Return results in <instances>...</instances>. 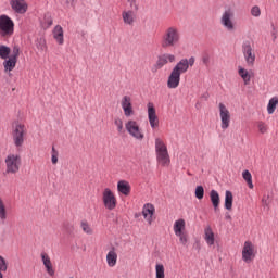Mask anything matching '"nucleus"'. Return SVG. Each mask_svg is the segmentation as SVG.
Listing matches in <instances>:
<instances>
[{
	"label": "nucleus",
	"instance_id": "1",
	"mask_svg": "<svg viewBox=\"0 0 278 278\" xmlns=\"http://www.w3.org/2000/svg\"><path fill=\"white\" fill-rule=\"evenodd\" d=\"M18 58H21L18 45L13 46L12 49L5 45H0V60H4L2 66L5 73H12L16 68Z\"/></svg>",
	"mask_w": 278,
	"mask_h": 278
},
{
	"label": "nucleus",
	"instance_id": "7",
	"mask_svg": "<svg viewBox=\"0 0 278 278\" xmlns=\"http://www.w3.org/2000/svg\"><path fill=\"white\" fill-rule=\"evenodd\" d=\"M241 51L242 55L244 58L245 64L248 66H255V60H256V54H255V49L253 48V42L247 40L243 41L241 46Z\"/></svg>",
	"mask_w": 278,
	"mask_h": 278
},
{
	"label": "nucleus",
	"instance_id": "44",
	"mask_svg": "<svg viewBox=\"0 0 278 278\" xmlns=\"http://www.w3.org/2000/svg\"><path fill=\"white\" fill-rule=\"evenodd\" d=\"M64 229L67 231V233H71V231H73V225H65Z\"/></svg>",
	"mask_w": 278,
	"mask_h": 278
},
{
	"label": "nucleus",
	"instance_id": "48",
	"mask_svg": "<svg viewBox=\"0 0 278 278\" xmlns=\"http://www.w3.org/2000/svg\"><path fill=\"white\" fill-rule=\"evenodd\" d=\"M244 244H249V241H245Z\"/></svg>",
	"mask_w": 278,
	"mask_h": 278
},
{
	"label": "nucleus",
	"instance_id": "3",
	"mask_svg": "<svg viewBox=\"0 0 278 278\" xmlns=\"http://www.w3.org/2000/svg\"><path fill=\"white\" fill-rule=\"evenodd\" d=\"M219 23L222 27L229 34H233V31H236V11L233 10V8L228 7L223 11Z\"/></svg>",
	"mask_w": 278,
	"mask_h": 278
},
{
	"label": "nucleus",
	"instance_id": "2",
	"mask_svg": "<svg viewBox=\"0 0 278 278\" xmlns=\"http://www.w3.org/2000/svg\"><path fill=\"white\" fill-rule=\"evenodd\" d=\"M181 42V30L176 25L165 28L161 37L162 49H170V47H177Z\"/></svg>",
	"mask_w": 278,
	"mask_h": 278
},
{
	"label": "nucleus",
	"instance_id": "22",
	"mask_svg": "<svg viewBox=\"0 0 278 278\" xmlns=\"http://www.w3.org/2000/svg\"><path fill=\"white\" fill-rule=\"evenodd\" d=\"M117 192L124 197L131 194V185L127 180H119L117 182Z\"/></svg>",
	"mask_w": 278,
	"mask_h": 278
},
{
	"label": "nucleus",
	"instance_id": "17",
	"mask_svg": "<svg viewBox=\"0 0 278 278\" xmlns=\"http://www.w3.org/2000/svg\"><path fill=\"white\" fill-rule=\"evenodd\" d=\"M121 105L126 118H129V116H134V105L131 104V97L124 96L122 98Z\"/></svg>",
	"mask_w": 278,
	"mask_h": 278
},
{
	"label": "nucleus",
	"instance_id": "10",
	"mask_svg": "<svg viewBox=\"0 0 278 278\" xmlns=\"http://www.w3.org/2000/svg\"><path fill=\"white\" fill-rule=\"evenodd\" d=\"M218 110L222 129H229L231 125V113L229 112V109L227 108V105H225V103L220 102L218 104Z\"/></svg>",
	"mask_w": 278,
	"mask_h": 278
},
{
	"label": "nucleus",
	"instance_id": "47",
	"mask_svg": "<svg viewBox=\"0 0 278 278\" xmlns=\"http://www.w3.org/2000/svg\"><path fill=\"white\" fill-rule=\"evenodd\" d=\"M225 218H226L227 220H231V215H229V213H227L226 216H225Z\"/></svg>",
	"mask_w": 278,
	"mask_h": 278
},
{
	"label": "nucleus",
	"instance_id": "16",
	"mask_svg": "<svg viewBox=\"0 0 278 278\" xmlns=\"http://www.w3.org/2000/svg\"><path fill=\"white\" fill-rule=\"evenodd\" d=\"M148 121L152 129L160 127V119L157 118V113L155 112V106L153 102L148 103Z\"/></svg>",
	"mask_w": 278,
	"mask_h": 278
},
{
	"label": "nucleus",
	"instance_id": "26",
	"mask_svg": "<svg viewBox=\"0 0 278 278\" xmlns=\"http://www.w3.org/2000/svg\"><path fill=\"white\" fill-rule=\"evenodd\" d=\"M238 74L243 80L244 86H249V84H251V74L249 73V71H247L242 66H239Z\"/></svg>",
	"mask_w": 278,
	"mask_h": 278
},
{
	"label": "nucleus",
	"instance_id": "42",
	"mask_svg": "<svg viewBox=\"0 0 278 278\" xmlns=\"http://www.w3.org/2000/svg\"><path fill=\"white\" fill-rule=\"evenodd\" d=\"M114 125L117 127L118 134H123V119H121L119 117H116L114 119Z\"/></svg>",
	"mask_w": 278,
	"mask_h": 278
},
{
	"label": "nucleus",
	"instance_id": "46",
	"mask_svg": "<svg viewBox=\"0 0 278 278\" xmlns=\"http://www.w3.org/2000/svg\"><path fill=\"white\" fill-rule=\"evenodd\" d=\"M128 3H130L131 8H134V5H136V0H127Z\"/></svg>",
	"mask_w": 278,
	"mask_h": 278
},
{
	"label": "nucleus",
	"instance_id": "32",
	"mask_svg": "<svg viewBox=\"0 0 278 278\" xmlns=\"http://www.w3.org/2000/svg\"><path fill=\"white\" fill-rule=\"evenodd\" d=\"M35 47L38 49V51H47V40L45 37H39L35 41Z\"/></svg>",
	"mask_w": 278,
	"mask_h": 278
},
{
	"label": "nucleus",
	"instance_id": "35",
	"mask_svg": "<svg viewBox=\"0 0 278 278\" xmlns=\"http://www.w3.org/2000/svg\"><path fill=\"white\" fill-rule=\"evenodd\" d=\"M205 240L207 244H214V232L212 231V228L205 229Z\"/></svg>",
	"mask_w": 278,
	"mask_h": 278
},
{
	"label": "nucleus",
	"instance_id": "8",
	"mask_svg": "<svg viewBox=\"0 0 278 278\" xmlns=\"http://www.w3.org/2000/svg\"><path fill=\"white\" fill-rule=\"evenodd\" d=\"M125 129L127 134L131 136V138H135V140H139L140 142L144 140V131H142V129L140 128V124L137 121L129 119L125 124Z\"/></svg>",
	"mask_w": 278,
	"mask_h": 278
},
{
	"label": "nucleus",
	"instance_id": "43",
	"mask_svg": "<svg viewBox=\"0 0 278 278\" xmlns=\"http://www.w3.org/2000/svg\"><path fill=\"white\" fill-rule=\"evenodd\" d=\"M202 62L205 66H207L210 64V54L207 52H205L203 55H202Z\"/></svg>",
	"mask_w": 278,
	"mask_h": 278
},
{
	"label": "nucleus",
	"instance_id": "14",
	"mask_svg": "<svg viewBox=\"0 0 278 278\" xmlns=\"http://www.w3.org/2000/svg\"><path fill=\"white\" fill-rule=\"evenodd\" d=\"M241 255L245 264H251V262L255 260V255H257V248L253 244H245L242 249Z\"/></svg>",
	"mask_w": 278,
	"mask_h": 278
},
{
	"label": "nucleus",
	"instance_id": "40",
	"mask_svg": "<svg viewBox=\"0 0 278 278\" xmlns=\"http://www.w3.org/2000/svg\"><path fill=\"white\" fill-rule=\"evenodd\" d=\"M251 14L255 17L258 18V16H262V10L260 9L258 5H254L251 8Z\"/></svg>",
	"mask_w": 278,
	"mask_h": 278
},
{
	"label": "nucleus",
	"instance_id": "5",
	"mask_svg": "<svg viewBox=\"0 0 278 278\" xmlns=\"http://www.w3.org/2000/svg\"><path fill=\"white\" fill-rule=\"evenodd\" d=\"M14 36V20L9 15H0V37L12 38Z\"/></svg>",
	"mask_w": 278,
	"mask_h": 278
},
{
	"label": "nucleus",
	"instance_id": "45",
	"mask_svg": "<svg viewBox=\"0 0 278 278\" xmlns=\"http://www.w3.org/2000/svg\"><path fill=\"white\" fill-rule=\"evenodd\" d=\"M74 3H75V0H66V5H67V8H70V5H74Z\"/></svg>",
	"mask_w": 278,
	"mask_h": 278
},
{
	"label": "nucleus",
	"instance_id": "31",
	"mask_svg": "<svg viewBox=\"0 0 278 278\" xmlns=\"http://www.w3.org/2000/svg\"><path fill=\"white\" fill-rule=\"evenodd\" d=\"M155 277L156 278H166V269L162 263L155 265Z\"/></svg>",
	"mask_w": 278,
	"mask_h": 278
},
{
	"label": "nucleus",
	"instance_id": "29",
	"mask_svg": "<svg viewBox=\"0 0 278 278\" xmlns=\"http://www.w3.org/2000/svg\"><path fill=\"white\" fill-rule=\"evenodd\" d=\"M278 105V97H273L267 104V114H275Z\"/></svg>",
	"mask_w": 278,
	"mask_h": 278
},
{
	"label": "nucleus",
	"instance_id": "9",
	"mask_svg": "<svg viewBox=\"0 0 278 278\" xmlns=\"http://www.w3.org/2000/svg\"><path fill=\"white\" fill-rule=\"evenodd\" d=\"M102 203L105 207V210H109L112 212V210H116L117 200L116 195L114 194V191L110 188H105L102 192Z\"/></svg>",
	"mask_w": 278,
	"mask_h": 278
},
{
	"label": "nucleus",
	"instance_id": "39",
	"mask_svg": "<svg viewBox=\"0 0 278 278\" xmlns=\"http://www.w3.org/2000/svg\"><path fill=\"white\" fill-rule=\"evenodd\" d=\"M60 153L58 152V150H55V147H52L51 150V162L53 165L58 164V157H59Z\"/></svg>",
	"mask_w": 278,
	"mask_h": 278
},
{
	"label": "nucleus",
	"instance_id": "41",
	"mask_svg": "<svg viewBox=\"0 0 278 278\" xmlns=\"http://www.w3.org/2000/svg\"><path fill=\"white\" fill-rule=\"evenodd\" d=\"M257 129H258L260 134H266L268 131V125H266V123H264V122H258Z\"/></svg>",
	"mask_w": 278,
	"mask_h": 278
},
{
	"label": "nucleus",
	"instance_id": "23",
	"mask_svg": "<svg viewBox=\"0 0 278 278\" xmlns=\"http://www.w3.org/2000/svg\"><path fill=\"white\" fill-rule=\"evenodd\" d=\"M54 40H56L58 45H64V29L62 26L56 25L52 31Z\"/></svg>",
	"mask_w": 278,
	"mask_h": 278
},
{
	"label": "nucleus",
	"instance_id": "30",
	"mask_svg": "<svg viewBox=\"0 0 278 278\" xmlns=\"http://www.w3.org/2000/svg\"><path fill=\"white\" fill-rule=\"evenodd\" d=\"M242 177H243L244 181L248 184V187L250 188V190H253V188H254L253 176L251 175V172H249V169L243 170Z\"/></svg>",
	"mask_w": 278,
	"mask_h": 278
},
{
	"label": "nucleus",
	"instance_id": "37",
	"mask_svg": "<svg viewBox=\"0 0 278 278\" xmlns=\"http://www.w3.org/2000/svg\"><path fill=\"white\" fill-rule=\"evenodd\" d=\"M5 270H8V263H5V258L0 256V278H3V274L1 273H5Z\"/></svg>",
	"mask_w": 278,
	"mask_h": 278
},
{
	"label": "nucleus",
	"instance_id": "36",
	"mask_svg": "<svg viewBox=\"0 0 278 278\" xmlns=\"http://www.w3.org/2000/svg\"><path fill=\"white\" fill-rule=\"evenodd\" d=\"M203 197H205V189L203 188V186H197L195 198H198L199 201H201V199H203Z\"/></svg>",
	"mask_w": 278,
	"mask_h": 278
},
{
	"label": "nucleus",
	"instance_id": "21",
	"mask_svg": "<svg viewBox=\"0 0 278 278\" xmlns=\"http://www.w3.org/2000/svg\"><path fill=\"white\" fill-rule=\"evenodd\" d=\"M41 260L43 263V266L46 268V271L50 277H53L55 275V269L53 268V263H51V257H49L48 253L42 252L41 253Z\"/></svg>",
	"mask_w": 278,
	"mask_h": 278
},
{
	"label": "nucleus",
	"instance_id": "6",
	"mask_svg": "<svg viewBox=\"0 0 278 278\" xmlns=\"http://www.w3.org/2000/svg\"><path fill=\"white\" fill-rule=\"evenodd\" d=\"M7 175H16L21 170L22 159L18 154L10 153L4 160Z\"/></svg>",
	"mask_w": 278,
	"mask_h": 278
},
{
	"label": "nucleus",
	"instance_id": "11",
	"mask_svg": "<svg viewBox=\"0 0 278 278\" xmlns=\"http://www.w3.org/2000/svg\"><path fill=\"white\" fill-rule=\"evenodd\" d=\"M25 134H27V129H25V125L16 124L13 127L12 136L13 142L15 147H21L25 142Z\"/></svg>",
	"mask_w": 278,
	"mask_h": 278
},
{
	"label": "nucleus",
	"instance_id": "12",
	"mask_svg": "<svg viewBox=\"0 0 278 278\" xmlns=\"http://www.w3.org/2000/svg\"><path fill=\"white\" fill-rule=\"evenodd\" d=\"M195 61L194 56L181 59L172 71L178 75H184V73H188V68H190V66H194Z\"/></svg>",
	"mask_w": 278,
	"mask_h": 278
},
{
	"label": "nucleus",
	"instance_id": "4",
	"mask_svg": "<svg viewBox=\"0 0 278 278\" xmlns=\"http://www.w3.org/2000/svg\"><path fill=\"white\" fill-rule=\"evenodd\" d=\"M155 154L156 161L160 166H169L170 165V155L168 154V147L164 143L162 138L157 137L155 139Z\"/></svg>",
	"mask_w": 278,
	"mask_h": 278
},
{
	"label": "nucleus",
	"instance_id": "34",
	"mask_svg": "<svg viewBox=\"0 0 278 278\" xmlns=\"http://www.w3.org/2000/svg\"><path fill=\"white\" fill-rule=\"evenodd\" d=\"M7 218H8V211L5 210V204L3 203V200L0 199V220L4 223Z\"/></svg>",
	"mask_w": 278,
	"mask_h": 278
},
{
	"label": "nucleus",
	"instance_id": "38",
	"mask_svg": "<svg viewBox=\"0 0 278 278\" xmlns=\"http://www.w3.org/2000/svg\"><path fill=\"white\" fill-rule=\"evenodd\" d=\"M43 25H45L46 29H49V27H51V25H53V18L51 17V15H49V14L45 15Z\"/></svg>",
	"mask_w": 278,
	"mask_h": 278
},
{
	"label": "nucleus",
	"instance_id": "24",
	"mask_svg": "<svg viewBox=\"0 0 278 278\" xmlns=\"http://www.w3.org/2000/svg\"><path fill=\"white\" fill-rule=\"evenodd\" d=\"M210 199L214 210H218L220 205V194H218V191L212 189L210 192Z\"/></svg>",
	"mask_w": 278,
	"mask_h": 278
},
{
	"label": "nucleus",
	"instance_id": "15",
	"mask_svg": "<svg viewBox=\"0 0 278 278\" xmlns=\"http://www.w3.org/2000/svg\"><path fill=\"white\" fill-rule=\"evenodd\" d=\"M186 220L185 219H177L174 223V233L179 238L180 242H188V239L186 238Z\"/></svg>",
	"mask_w": 278,
	"mask_h": 278
},
{
	"label": "nucleus",
	"instance_id": "28",
	"mask_svg": "<svg viewBox=\"0 0 278 278\" xmlns=\"http://www.w3.org/2000/svg\"><path fill=\"white\" fill-rule=\"evenodd\" d=\"M225 210H231L233 207V193L231 191L227 190L225 192Z\"/></svg>",
	"mask_w": 278,
	"mask_h": 278
},
{
	"label": "nucleus",
	"instance_id": "18",
	"mask_svg": "<svg viewBox=\"0 0 278 278\" xmlns=\"http://www.w3.org/2000/svg\"><path fill=\"white\" fill-rule=\"evenodd\" d=\"M10 5L16 14H25L27 12V2L25 0H11Z\"/></svg>",
	"mask_w": 278,
	"mask_h": 278
},
{
	"label": "nucleus",
	"instance_id": "13",
	"mask_svg": "<svg viewBox=\"0 0 278 278\" xmlns=\"http://www.w3.org/2000/svg\"><path fill=\"white\" fill-rule=\"evenodd\" d=\"M175 62V55L170 53H164L157 56L156 63L152 67V73H157L160 68H164L166 64H173Z\"/></svg>",
	"mask_w": 278,
	"mask_h": 278
},
{
	"label": "nucleus",
	"instance_id": "19",
	"mask_svg": "<svg viewBox=\"0 0 278 278\" xmlns=\"http://www.w3.org/2000/svg\"><path fill=\"white\" fill-rule=\"evenodd\" d=\"M180 81H181V75L177 74V72L172 70L167 78V88H169L170 90H175V88H179Z\"/></svg>",
	"mask_w": 278,
	"mask_h": 278
},
{
	"label": "nucleus",
	"instance_id": "20",
	"mask_svg": "<svg viewBox=\"0 0 278 278\" xmlns=\"http://www.w3.org/2000/svg\"><path fill=\"white\" fill-rule=\"evenodd\" d=\"M153 214H155V206L151 203H146L142 208V216L149 225L153 223Z\"/></svg>",
	"mask_w": 278,
	"mask_h": 278
},
{
	"label": "nucleus",
	"instance_id": "27",
	"mask_svg": "<svg viewBox=\"0 0 278 278\" xmlns=\"http://www.w3.org/2000/svg\"><path fill=\"white\" fill-rule=\"evenodd\" d=\"M117 260H118V254H116V251L114 250L109 251L106 255V262L110 268H114V266H116Z\"/></svg>",
	"mask_w": 278,
	"mask_h": 278
},
{
	"label": "nucleus",
	"instance_id": "33",
	"mask_svg": "<svg viewBox=\"0 0 278 278\" xmlns=\"http://www.w3.org/2000/svg\"><path fill=\"white\" fill-rule=\"evenodd\" d=\"M80 227L84 233H87V236H92V233H94L92 226H90L86 220L80 222Z\"/></svg>",
	"mask_w": 278,
	"mask_h": 278
},
{
	"label": "nucleus",
	"instance_id": "25",
	"mask_svg": "<svg viewBox=\"0 0 278 278\" xmlns=\"http://www.w3.org/2000/svg\"><path fill=\"white\" fill-rule=\"evenodd\" d=\"M122 18L126 25H134V21H136V13L134 11H124L122 13Z\"/></svg>",
	"mask_w": 278,
	"mask_h": 278
}]
</instances>
